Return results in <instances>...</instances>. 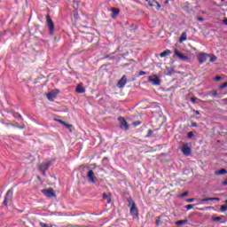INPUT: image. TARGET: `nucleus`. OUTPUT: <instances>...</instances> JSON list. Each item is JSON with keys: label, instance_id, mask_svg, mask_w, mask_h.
Segmentation results:
<instances>
[{"label": "nucleus", "instance_id": "6", "mask_svg": "<svg viewBox=\"0 0 227 227\" xmlns=\"http://www.w3.org/2000/svg\"><path fill=\"white\" fill-rule=\"evenodd\" d=\"M46 22L50 29V35H54V22H52V19H51V16L46 15Z\"/></svg>", "mask_w": 227, "mask_h": 227}, {"label": "nucleus", "instance_id": "4", "mask_svg": "<svg viewBox=\"0 0 227 227\" xmlns=\"http://www.w3.org/2000/svg\"><path fill=\"white\" fill-rule=\"evenodd\" d=\"M41 192L46 196V198H56V192H54L52 188L43 189Z\"/></svg>", "mask_w": 227, "mask_h": 227}, {"label": "nucleus", "instance_id": "45", "mask_svg": "<svg viewBox=\"0 0 227 227\" xmlns=\"http://www.w3.org/2000/svg\"><path fill=\"white\" fill-rule=\"evenodd\" d=\"M217 96V91H214L213 92V97H216Z\"/></svg>", "mask_w": 227, "mask_h": 227}, {"label": "nucleus", "instance_id": "27", "mask_svg": "<svg viewBox=\"0 0 227 227\" xmlns=\"http://www.w3.org/2000/svg\"><path fill=\"white\" fill-rule=\"evenodd\" d=\"M93 38H95V35H93L91 34L87 35V40H90V42H93Z\"/></svg>", "mask_w": 227, "mask_h": 227}, {"label": "nucleus", "instance_id": "44", "mask_svg": "<svg viewBox=\"0 0 227 227\" xmlns=\"http://www.w3.org/2000/svg\"><path fill=\"white\" fill-rule=\"evenodd\" d=\"M223 185H227V179L223 182Z\"/></svg>", "mask_w": 227, "mask_h": 227}, {"label": "nucleus", "instance_id": "16", "mask_svg": "<svg viewBox=\"0 0 227 227\" xmlns=\"http://www.w3.org/2000/svg\"><path fill=\"white\" fill-rule=\"evenodd\" d=\"M76 93H86V89L82 85H78L75 89Z\"/></svg>", "mask_w": 227, "mask_h": 227}, {"label": "nucleus", "instance_id": "26", "mask_svg": "<svg viewBox=\"0 0 227 227\" xmlns=\"http://www.w3.org/2000/svg\"><path fill=\"white\" fill-rule=\"evenodd\" d=\"M221 219H223V217L221 216H216V217H213L212 221H214L215 223H218V221H221Z\"/></svg>", "mask_w": 227, "mask_h": 227}, {"label": "nucleus", "instance_id": "24", "mask_svg": "<svg viewBox=\"0 0 227 227\" xmlns=\"http://www.w3.org/2000/svg\"><path fill=\"white\" fill-rule=\"evenodd\" d=\"M39 225L41 226V227H52V225L51 224H47V223H43V222H41V223H39Z\"/></svg>", "mask_w": 227, "mask_h": 227}, {"label": "nucleus", "instance_id": "2", "mask_svg": "<svg viewBox=\"0 0 227 227\" xmlns=\"http://www.w3.org/2000/svg\"><path fill=\"white\" fill-rule=\"evenodd\" d=\"M12 200H13V189H10L7 191V192L4 195L3 205H4L5 207H8V203H12Z\"/></svg>", "mask_w": 227, "mask_h": 227}, {"label": "nucleus", "instance_id": "32", "mask_svg": "<svg viewBox=\"0 0 227 227\" xmlns=\"http://www.w3.org/2000/svg\"><path fill=\"white\" fill-rule=\"evenodd\" d=\"M185 196H189V192H184L180 195V198H185Z\"/></svg>", "mask_w": 227, "mask_h": 227}, {"label": "nucleus", "instance_id": "18", "mask_svg": "<svg viewBox=\"0 0 227 227\" xmlns=\"http://www.w3.org/2000/svg\"><path fill=\"white\" fill-rule=\"evenodd\" d=\"M202 201H221V199H219L217 197L206 198V199L202 200Z\"/></svg>", "mask_w": 227, "mask_h": 227}, {"label": "nucleus", "instance_id": "7", "mask_svg": "<svg viewBox=\"0 0 227 227\" xmlns=\"http://www.w3.org/2000/svg\"><path fill=\"white\" fill-rule=\"evenodd\" d=\"M148 82H152L153 86H160V79L157 75H153V77L149 76L148 77Z\"/></svg>", "mask_w": 227, "mask_h": 227}, {"label": "nucleus", "instance_id": "50", "mask_svg": "<svg viewBox=\"0 0 227 227\" xmlns=\"http://www.w3.org/2000/svg\"><path fill=\"white\" fill-rule=\"evenodd\" d=\"M225 203H227V200H225Z\"/></svg>", "mask_w": 227, "mask_h": 227}, {"label": "nucleus", "instance_id": "23", "mask_svg": "<svg viewBox=\"0 0 227 227\" xmlns=\"http://www.w3.org/2000/svg\"><path fill=\"white\" fill-rule=\"evenodd\" d=\"M227 171L224 168H222L217 172V175H226Z\"/></svg>", "mask_w": 227, "mask_h": 227}, {"label": "nucleus", "instance_id": "41", "mask_svg": "<svg viewBox=\"0 0 227 227\" xmlns=\"http://www.w3.org/2000/svg\"><path fill=\"white\" fill-rule=\"evenodd\" d=\"M215 81H216V82L221 81V76H216V77H215Z\"/></svg>", "mask_w": 227, "mask_h": 227}, {"label": "nucleus", "instance_id": "19", "mask_svg": "<svg viewBox=\"0 0 227 227\" xmlns=\"http://www.w3.org/2000/svg\"><path fill=\"white\" fill-rule=\"evenodd\" d=\"M185 40H187V33H183L179 38V42H185Z\"/></svg>", "mask_w": 227, "mask_h": 227}, {"label": "nucleus", "instance_id": "46", "mask_svg": "<svg viewBox=\"0 0 227 227\" xmlns=\"http://www.w3.org/2000/svg\"><path fill=\"white\" fill-rule=\"evenodd\" d=\"M195 114L200 115V111H194Z\"/></svg>", "mask_w": 227, "mask_h": 227}, {"label": "nucleus", "instance_id": "37", "mask_svg": "<svg viewBox=\"0 0 227 227\" xmlns=\"http://www.w3.org/2000/svg\"><path fill=\"white\" fill-rule=\"evenodd\" d=\"M192 136H194V133H192V131L188 133V137L189 138L192 137Z\"/></svg>", "mask_w": 227, "mask_h": 227}, {"label": "nucleus", "instance_id": "14", "mask_svg": "<svg viewBox=\"0 0 227 227\" xmlns=\"http://www.w3.org/2000/svg\"><path fill=\"white\" fill-rule=\"evenodd\" d=\"M148 4H149V6H151L152 8H153V6H155V4H156V9L157 10H160V8H161V5H160V4H159V2H157V1H155V0H150V1H148Z\"/></svg>", "mask_w": 227, "mask_h": 227}, {"label": "nucleus", "instance_id": "42", "mask_svg": "<svg viewBox=\"0 0 227 227\" xmlns=\"http://www.w3.org/2000/svg\"><path fill=\"white\" fill-rule=\"evenodd\" d=\"M197 20H199V22H203V18L198 17V18H197Z\"/></svg>", "mask_w": 227, "mask_h": 227}, {"label": "nucleus", "instance_id": "17", "mask_svg": "<svg viewBox=\"0 0 227 227\" xmlns=\"http://www.w3.org/2000/svg\"><path fill=\"white\" fill-rule=\"evenodd\" d=\"M171 54V50H166L160 53V58H166V56H169Z\"/></svg>", "mask_w": 227, "mask_h": 227}, {"label": "nucleus", "instance_id": "29", "mask_svg": "<svg viewBox=\"0 0 227 227\" xmlns=\"http://www.w3.org/2000/svg\"><path fill=\"white\" fill-rule=\"evenodd\" d=\"M226 210H227V205H222L221 206V211L222 212H226Z\"/></svg>", "mask_w": 227, "mask_h": 227}, {"label": "nucleus", "instance_id": "40", "mask_svg": "<svg viewBox=\"0 0 227 227\" xmlns=\"http://www.w3.org/2000/svg\"><path fill=\"white\" fill-rule=\"evenodd\" d=\"M186 201L187 203H192V201H194V199H187Z\"/></svg>", "mask_w": 227, "mask_h": 227}, {"label": "nucleus", "instance_id": "3", "mask_svg": "<svg viewBox=\"0 0 227 227\" xmlns=\"http://www.w3.org/2000/svg\"><path fill=\"white\" fill-rule=\"evenodd\" d=\"M208 58H210V54L205 52H200L197 55V59L200 65H203Z\"/></svg>", "mask_w": 227, "mask_h": 227}, {"label": "nucleus", "instance_id": "22", "mask_svg": "<svg viewBox=\"0 0 227 227\" xmlns=\"http://www.w3.org/2000/svg\"><path fill=\"white\" fill-rule=\"evenodd\" d=\"M211 63H214L215 61H217V57L215 55H211V58L209 59Z\"/></svg>", "mask_w": 227, "mask_h": 227}, {"label": "nucleus", "instance_id": "47", "mask_svg": "<svg viewBox=\"0 0 227 227\" xmlns=\"http://www.w3.org/2000/svg\"><path fill=\"white\" fill-rule=\"evenodd\" d=\"M19 129H26V127H24V126H20V127H19Z\"/></svg>", "mask_w": 227, "mask_h": 227}, {"label": "nucleus", "instance_id": "5", "mask_svg": "<svg viewBox=\"0 0 227 227\" xmlns=\"http://www.w3.org/2000/svg\"><path fill=\"white\" fill-rule=\"evenodd\" d=\"M118 121L120 123V129H121V130H129V123L127 122V121H125V118L118 117Z\"/></svg>", "mask_w": 227, "mask_h": 227}, {"label": "nucleus", "instance_id": "20", "mask_svg": "<svg viewBox=\"0 0 227 227\" xmlns=\"http://www.w3.org/2000/svg\"><path fill=\"white\" fill-rule=\"evenodd\" d=\"M176 224L177 226H182V225H184V224H187V220H180V221H177V222H176Z\"/></svg>", "mask_w": 227, "mask_h": 227}, {"label": "nucleus", "instance_id": "36", "mask_svg": "<svg viewBox=\"0 0 227 227\" xmlns=\"http://www.w3.org/2000/svg\"><path fill=\"white\" fill-rule=\"evenodd\" d=\"M138 75H139V76H141V75H146V72H145V71H140V72L138 73Z\"/></svg>", "mask_w": 227, "mask_h": 227}, {"label": "nucleus", "instance_id": "35", "mask_svg": "<svg viewBox=\"0 0 227 227\" xmlns=\"http://www.w3.org/2000/svg\"><path fill=\"white\" fill-rule=\"evenodd\" d=\"M160 224V217H158L156 219V226H159Z\"/></svg>", "mask_w": 227, "mask_h": 227}, {"label": "nucleus", "instance_id": "21", "mask_svg": "<svg viewBox=\"0 0 227 227\" xmlns=\"http://www.w3.org/2000/svg\"><path fill=\"white\" fill-rule=\"evenodd\" d=\"M103 200H107L108 203H111V195H107L106 193H103Z\"/></svg>", "mask_w": 227, "mask_h": 227}, {"label": "nucleus", "instance_id": "1", "mask_svg": "<svg viewBox=\"0 0 227 227\" xmlns=\"http://www.w3.org/2000/svg\"><path fill=\"white\" fill-rule=\"evenodd\" d=\"M128 201V207L129 208V214L132 215L133 219H138L139 218V210L136 207V202L132 199V197H129L127 199Z\"/></svg>", "mask_w": 227, "mask_h": 227}, {"label": "nucleus", "instance_id": "31", "mask_svg": "<svg viewBox=\"0 0 227 227\" xmlns=\"http://www.w3.org/2000/svg\"><path fill=\"white\" fill-rule=\"evenodd\" d=\"M141 123V121H134L133 123H132V125H134V127H139V124Z\"/></svg>", "mask_w": 227, "mask_h": 227}, {"label": "nucleus", "instance_id": "15", "mask_svg": "<svg viewBox=\"0 0 227 227\" xmlns=\"http://www.w3.org/2000/svg\"><path fill=\"white\" fill-rule=\"evenodd\" d=\"M112 19H115L117 15H120V9L116 8V7H113L112 10Z\"/></svg>", "mask_w": 227, "mask_h": 227}, {"label": "nucleus", "instance_id": "33", "mask_svg": "<svg viewBox=\"0 0 227 227\" xmlns=\"http://www.w3.org/2000/svg\"><path fill=\"white\" fill-rule=\"evenodd\" d=\"M192 208H193L192 204L186 205V210H192Z\"/></svg>", "mask_w": 227, "mask_h": 227}, {"label": "nucleus", "instance_id": "13", "mask_svg": "<svg viewBox=\"0 0 227 227\" xmlns=\"http://www.w3.org/2000/svg\"><path fill=\"white\" fill-rule=\"evenodd\" d=\"M87 178L90 180V182H91L92 184H95V172L90 169L87 173Z\"/></svg>", "mask_w": 227, "mask_h": 227}, {"label": "nucleus", "instance_id": "39", "mask_svg": "<svg viewBox=\"0 0 227 227\" xmlns=\"http://www.w3.org/2000/svg\"><path fill=\"white\" fill-rule=\"evenodd\" d=\"M57 121L59 123H61V125H63L65 123V121L63 120H61V119L57 120Z\"/></svg>", "mask_w": 227, "mask_h": 227}, {"label": "nucleus", "instance_id": "34", "mask_svg": "<svg viewBox=\"0 0 227 227\" xmlns=\"http://www.w3.org/2000/svg\"><path fill=\"white\" fill-rule=\"evenodd\" d=\"M64 127H66L67 129H72V125L67 124V122L63 123Z\"/></svg>", "mask_w": 227, "mask_h": 227}, {"label": "nucleus", "instance_id": "52", "mask_svg": "<svg viewBox=\"0 0 227 227\" xmlns=\"http://www.w3.org/2000/svg\"><path fill=\"white\" fill-rule=\"evenodd\" d=\"M145 1H148V0H145Z\"/></svg>", "mask_w": 227, "mask_h": 227}, {"label": "nucleus", "instance_id": "25", "mask_svg": "<svg viewBox=\"0 0 227 227\" xmlns=\"http://www.w3.org/2000/svg\"><path fill=\"white\" fill-rule=\"evenodd\" d=\"M153 130L148 129L147 135L145 136V137H152V135H153Z\"/></svg>", "mask_w": 227, "mask_h": 227}, {"label": "nucleus", "instance_id": "11", "mask_svg": "<svg viewBox=\"0 0 227 227\" xmlns=\"http://www.w3.org/2000/svg\"><path fill=\"white\" fill-rule=\"evenodd\" d=\"M174 53L175 56H177V58H179V59H181L182 61H187L189 59V57L183 55L182 53H180V51H178V50H175Z\"/></svg>", "mask_w": 227, "mask_h": 227}, {"label": "nucleus", "instance_id": "12", "mask_svg": "<svg viewBox=\"0 0 227 227\" xmlns=\"http://www.w3.org/2000/svg\"><path fill=\"white\" fill-rule=\"evenodd\" d=\"M125 84H127V75H123L118 82L117 86L119 88H124Z\"/></svg>", "mask_w": 227, "mask_h": 227}, {"label": "nucleus", "instance_id": "8", "mask_svg": "<svg viewBox=\"0 0 227 227\" xmlns=\"http://www.w3.org/2000/svg\"><path fill=\"white\" fill-rule=\"evenodd\" d=\"M182 153H184L186 157H189L191 155L192 151L191 147H189V144H184L181 148Z\"/></svg>", "mask_w": 227, "mask_h": 227}, {"label": "nucleus", "instance_id": "9", "mask_svg": "<svg viewBox=\"0 0 227 227\" xmlns=\"http://www.w3.org/2000/svg\"><path fill=\"white\" fill-rule=\"evenodd\" d=\"M58 93H59V90H51V92L46 94V97H47L48 100H50V102H53L54 98H56V97H58Z\"/></svg>", "mask_w": 227, "mask_h": 227}, {"label": "nucleus", "instance_id": "51", "mask_svg": "<svg viewBox=\"0 0 227 227\" xmlns=\"http://www.w3.org/2000/svg\"><path fill=\"white\" fill-rule=\"evenodd\" d=\"M221 1H225V0H221Z\"/></svg>", "mask_w": 227, "mask_h": 227}, {"label": "nucleus", "instance_id": "30", "mask_svg": "<svg viewBox=\"0 0 227 227\" xmlns=\"http://www.w3.org/2000/svg\"><path fill=\"white\" fill-rule=\"evenodd\" d=\"M219 88L220 90H224V88H227V82L223 83Z\"/></svg>", "mask_w": 227, "mask_h": 227}, {"label": "nucleus", "instance_id": "38", "mask_svg": "<svg viewBox=\"0 0 227 227\" xmlns=\"http://www.w3.org/2000/svg\"><path fill=\"white\" fill-rule=\"evenodd\" d=\"M191 102H192V104H196V98H191Z\"/></svg>", "mask_w": 227, "mask_h": 227}, {"label": "nucleus", "instance_id": "48", "mask_svg": "<svg viewBox=\"0 0 227 227\" xmlns=\"http://www.w3.org/2000/svg\"><path fill=\"white\" fill-rule=\"evenodd\" d=\"M223 22H224V24H227V20H224Z\"/></svg>", "mask_w": 227, "mask_h": 227}, {"label": "nucleus", "instance_id": "28", "mask_svg": "<svg viewBox=\"0 0 227 227\" xmlns=\"http://www.w3.org/2000/svg\"><path fill=\"white\" fill-rule=\"evenodd\" d=\"M13 116H14V118L22 119V115H20V114H19V113H14V114H13Z\"/></svg>", "mask_w": 227, "mask_h": 227}, {"label": "nucleus", "instance_id": "10", "mask_svg": "<svg viewBox=\"0 0 227 227\" xmlns=\"http://www.w3.org/2000/svg\"><path fill=\"white\" fill-rule=\"evenodd\" d=\"M51 168V163H42L39 165V169L42 171L43 175H45V171Z\"/></svg>", "mask_w": 227, "mask_h": 227}, {"label": "nucleus", "instance_id": "43", "mask_svg": "<svg viewBox=\"0 0 227 227\" xmlns=\"http://www.w3.org/2000/svg\"><path fill=\"white\" fill-rule=\"evenodd\" d=\"M192 127H198V124L196 122H192Z\"/></svg>", "mask_w": 227, "mask_h": 227}, {"label": "nucleus", "instance_id": "49", "mask_svg": "<svg viewBox=\"0 0 227 227\" xmlns=\"http://www.w3.org/2000/svg\"><path fill=\"white\" fill-rule=\"evenodd\" d=\"M106 58H110V56H109V55H107Z\"/></svg>", "mask_w": 227, "mask_h": 227}]
</instances>
